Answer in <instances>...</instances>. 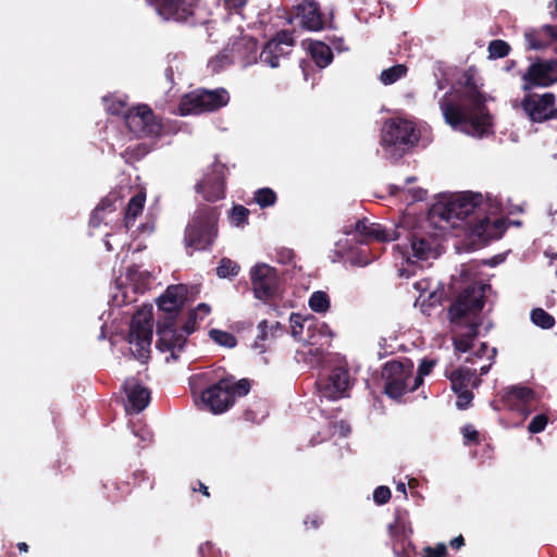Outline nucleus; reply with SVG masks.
I'll list each match as a JSON object with an SVG mask.
<instances>
[{
	"label": "nucleus",
	"instance_id": "obj_1",
	"mask_svg": "<svg viewBox=\"0 0 557 557\" xmlns=\"http://www.w3.org/2000/svg\"><path fill=\"white\" fill-rule=\"evenodd\" d=\"M445 122L456 128L470 126L475 135H486L493 126L486 98L479 90L472 76H468L463 88L454 89L440 101Z\"/></svg>",
	"mask_w": 557,
	"mask_h": 557
},
{
	"label": "nucleus",
	"instance_id": "obj_2",
	"mask_svg": "<svg viewBox=\"0 0 557 557\" xmlns=\"http://www.w3.org/2000/svg\"><path fill=\"white\" fill-rule=\"evenodd\" d=\"M187 287L183 284L170 285L164 294L158 299L159 310L165 313L163 319L157 323V348L162 351H170L173 360L178 359L185 345V335L177 332L176 317L187 299Z\"/></svg>",
	"mask_w": 557,
	"mask_h": 557
},
{
	"label": "nucleus",
	"instance_id": "obj_3",
	"mask_svg": "<svg viewBox=\"0 0 557 557\" xmlns=\"http://www.w3.org/2000/svg\"><path fill=\"white\" fill-rule=\"evenodd\" d=\"M487 203L481 194L466 191L456 195L446 203H435L429 211V220L433 223L445 221L451 227H458L459 222L472 232V226L485 213Z\"/></svg>",
	"mask_w": 557,
	"mask_h": 557
},
{
	"label": "nucleus",
	"instance_id": "obj_4",
	"mask_svg": "<svg viewBox=\"0 0 557 557\" xmlns=\"http://www.w3.org/2000/svg\"><path fill=\"white\" fill-rule=\"evenodd\" d=\"M220 209L200 203L184 231V246L188 256L210 251L219 235Z\"/></svg>",
	"mask_w": 557,
	"mask_h": 557
},
{
	"label": "nucleus",
	"instance_id": "obj_5",
	"mask_svg": "<svg viewBox=\"0 0 557 557\" xmlns=\"http://www.w3.org/2000/svg\"><path fill=\"white\" fill-rule=\"evenodd\" d=\"M420 139V132L412 121L392 117L384 122L380 144L387 158L398 160Z\"/></svg>",
	"mask_w": 557,
	"mask_h": 557
},
{
	"label": "nucleus",
	"instance_id": "obj_6",
	"mask_svg": "<svg viewBox=\"0 0 557 557\" xmlns=\"http://www.w3.org/2000/svg\"><path fill=\"white\" fill-rule=\"evenodd\" d=\"M413 367V362L409 358L394 359L383 366V389L387 397L399 399L408 393V381H411Z\"/></svg>",
	"mask_w": 557,
	"mask_h": 557
},
{
	"label": "nucleus",
	"instance_id": "obj_7",
	"mask_svg": "<svg viewBox=\"0 0 557 557\" xmlns=\"http://www.w3.org/2000/svg\"><path fill=\"white\" fill-rule=\"evenodd\" d=\"M152 311L149 309L137 310L131 320L127 341L135 346L133 352L139 360L147 359L150 354V345L152 342Z\"/></svg>",
	"mask_w": 557,
	"mask_h": 557
},
{
	"label": "nucleus",
	"instance_id": "obj_8",
	"mask_svg": "<svg viewBox=\"0 0 557 557\" xmlns=\"http://www.w3.org/2000/svg\"><path fill=\"white\" fill-rule=\"evenodd\" d=\"M491 285L473 283L465 287L448 308V315L453 323L468 314H478L485 304V292Z\"/></svg>",
	"mask_w": 557,
	"mask_h": 557
},
{
	"label": "nucleus",
	"instance_id": "obj_9",
	"mask_svg": "<svg viewBox=\"0 0 557 557\" xmlns=\"http://www.w3.org/2000/svg\"><path fill=\"white\" fill-rule=\"evenodd\" d=\"M333 12H322L321 5L315 0H302L293 5L290 22H296L301 28L309 32H320L333 27Z\"/></svg>",
	"mask_w": 557,
	"mask_h": 557
},
{
	"label": "nucleus",
	"instance_id": "obj_10",
	"mask_svg": "<svg viewBox=\"0 0 557 557\" xmlns=\"http://www.w3.org/2000/svg\"><path fill=\"white\" fill-rule=\"evenodd\" d=\"M228 101L230 95L223 88L215 90H202L185 95L180 102L178 111L181 115L215 111L226 106Z\"/></svg>",
	"mask_w": 557,
	"mask_h": 557
},
{
	"label": "nucleus",
	"instance_id": "obj_11",
	"mask_svg": "<svg viewBox=\"0 0 557 557\" xmlns=\"http://www.w3.org/2000/svg\"><path fill=\"white\" fill-rule=\"evenodd\" d=\"M128 131L138 138L159 137L162 132V122L148 104H138L124 113Z\"/></svg>",
	"mask_w": 557,
	"mask_h": 557
},
{
	"label": "nucleus",
	"instance_id": "obj_12",
	"mask_svg": "<svg viewBox=\"0 0 557 557\" xmlns=\"http://www.w3.org/2000/svg\"><path fill=\"white\" fill-rule=\"evenodd\" d=\"M250 280L257 299L268 302L275 298L280 278L274 268L265 263L257 264L250 271Z\"/></svg>",
	"mask_w": 557,
	"mask_h": 557
},
{
	"label": "nucleus",
	"instance_id": "obj_13",
	"mask_svg": "<svg viewBox=\"0 0 557 557\" xmlns=\"http://www.w3.org/2000/svg\"><path fill=\"white\" fill-rule=\"evenodd\" d=\"M388 534L393 539V550L397 557H410V550H414V545L409 539L412 528L409 521L408 511L397 509L395 520L387 527Z\"/></svg>",
	"mask_w": 557,
	"mask_h": 557
},
{
	"label": "nucleus",
	"instance_id": "obj_14",
	"mask_svg": "<svg viewBox=\"0 0 557 557\" xmlns=\"http://www.w3.org/2000/svg\"><path fill=\"white\" fill-rule=\"evenodd\" d=\"M555 100L556 97L553 92H546L542 96L529 94L523 97L521 108L532 122L542 123L557 117Z\"/></svg>",
	"mask_w": 557,
	"mask_h": 557
},
{
	"label": "nucleus",
	"instance_id": "obj_15",
	"mask_svg": "<svg viewBox=\"0 0 557 557\" xmlns=\"http://www.w3.org/2000/svg\"><path fill=\"white\" fill-rule=\"evenodd\" d=\"M355 231L361 237L360 243H387L398 240L401 237L403 226L387 228L380 223L370 222L367 218L355 223Z\"/></svg>",
	"mask_w": 557,
	"mask_h": 557
},
{
	"label": "nucleus",
	"instance_id": "obj_16",
	"mask_svg": "<svg viewBox=\"0 0 557 557\" xmlns=\"http://www.w3.org/2000/svg\"><path fill=\"white\" fill-rule=\"evenodd\" d=\"M205 200L215 202L225 196L224 165L214 163L205 177L195 186Z\"/></svg>",
	"mask_w": 557,
	"mask_h": 557
},
{
	"label": "nucleus",
	"instance_id": "obj_17",
	"mask_svg": "<svg viewBox=\"0 0 557 557\" xmlns=\"http://www.w3.org/2000/svg\"><path fill=\"white\" fill-rule=\"evenodd\" d=\"M295 45L293 33L281 30L269 40L260 53V61L270 67H277L281 57L288 55Z\"/></svg>",
	"mask_w": 557,
	"mask_h": 557
},
{
	"label": "nucleus",
	"instance_id": "obj_18",
	"mask_svg": "<svg viewBox=\"0 0 557 557\" xmlns=\"http://www.w3.org/2000/svg\"><path fill=\"white\" fill-rule=\"evenodd\" d=\"M151 4L164 20L185 22L194 14L195 0H150Z\"/></svg>",
	"mask_w": 557,
	"mask_h": 557
},
{
	"label": "nucleus",
	"instance_id": "obj_19",
	"mask_svg": "<svg viewBox=\"0 0 557 557\" xmlns=\"http://www.w3.org/2000/svg\"><path fill=\"white\" fill-rule=\"evenodd\" d=\"M554 63L552 61H539L532 63L522 75V90L530 91L535 87H548L555 79Z\"/></svg>",
	"mask_w": 557,
	"mask_h": 557
},
{
	"label": "nucleus",
	"instance_id": "obj_20",
	"mask_svg": "<svg viewBox=\"0 0 557 557\" xmlns=\"http://www.w3.org/2000/svg\"><path fill=\"white\" fill-rule=\"evenodd\" d=\"M319 386L324 397L333 400L342 398L350 387L349 371L345 367H336Z\"/></svg>",
	"mask_w": 557,
	"mask_h": 557
},
{
	"label": "nucleus",
	"instance_id": "obj_21",
	"mask_svg": "<svg viewBox=\"0 0 557 557\" xmlns=\"http://www.w3.org/2000/svg\"><path fill=\"white\" fill-rule=\"evenodd\" d=\"M201 400L213 413H222L233 406L222 377L202 391Z\"/></svg>",
	"mask_w": 557,
	"mask_h": 557
},
{
	"label": "nucleus",
	"instance_id": "obj_22",
	"mask_svg": "<svg viewBox=\"0 0 557 557\" xmlns=\"http://www.w3.org/2000/svg\"><path fill=\"white\" fill-rule=\"evenodd\" d=\"M507 228V220L500 218L491 222L490 218L482 213L478 222L472 226V234L483 240L498 239Z\"/></svg>",
	"mask_w": 557,
	"mask_h": 557
},
{
	"label": "nucleus",
	"instance_id": "obj_23",
	"mask_svg": "<svg viewBox=\"0 0 557 557\" xmlns=\"http://www.w3.org/2000/svg\"><path fill=\"white\" fill-rule=\"evenodd\" d=\"M124 391L127 396L128 406L126 409H132L133 412L143 411L150 403V391L139 384L137 381H127L124 384Z\"/></svg>",
	"mask_w": 557,
	"mask_h": 557
},
{
	"label": "nucleus",
	"instance_id": "obj_24",
	"mask_svg": "<svg viewBox=\"0 0 557 557\" xmlns=\"http://www.w3.org/2000/svg\"><path fill=\"white\" fill-rule=\"evenodd\" d=\"M447 377L450 381L454 393L471 391L470 387H478L481 383V379L476 376V370L466 367L453 370Z\"/></svg>",
	"mask_w": 557,
	"mask_h": 557
},
{
	"label": "nucleus",
	"instance_id": "obj_25",
	"mask_svg": "<svg viewBox=\"0 0 557 557\" xmlns=\"http://www.w3.org/2000/svg\"><path fill=\"white\" fill-rule=\"evenodd\" d=\"M525 40L528 42V49H544L552 42L557 41V27L552 25H544L539 29L527 32Z\"/></svg>",
	"mask_w": 557,
	"mask_h": 557
},
{
	"label": "nucleus",
	"instance_id": "obj_26",
	"mask_svg": "<svg viewBox=\"0 0 557 557\" xmlns=\"http://www.w3.org/2000/svg\"><path fill=\"white\" fill-rule=\"evenodd\" d=\"M534 391L528 386L515 385L506 388L504 401L510 407L527 406L534 400Z\"/></svg>",
	"mask_w": 557,
	"mask_h": 557
},
{
	"label": "nucleus",
	"instance_id": "obj_27",
	"mask_svg": "<svg viewBox=\"0 0 557 557\" xmlns=\"http://www.w3.org/2000/svg\"><path fill=\"white\" fill-rule=\"evenodd\" d=\"M406 233V238L409 242L411 253L414 258L426 260L432 251L431 242L418 232H410L405 228L401 235Z\"/></svg>",
	"mask_w": 557,
	"mask_h": 557
},
{
	"label": "nucleus",
	"instance_id": "obj_28",
	"mask_svg": "<svg viewBox=\"0 0 557 557\" xmlns=\"http://www.w3.org/2000/svg\"><path fill=\"white\" fill-rule=\"evenodd\" d=\"M211 312V308L208 304L201 302L196 309H193L188 312L186 321L183 323L181 331L177 332L182 335H185V339L187 341V336L194 333L197 330L198 321H202L207 315Z\"/></svg>",
	"mask_w": 557,
	"mask_h": 557
},
{
	"label": "nucleus",
	"instance_id": "obj_29",
	"mask_svg": "<svg viewBox=\"0 0 557 557\" xmlns=\"http://www.w3.org/2000/svg\"><path fill=\"white\" fill-rule=\"evenodd\" d=\"M222 380L226 385L233 405L237 398L246 396L251 389V381L249 379L236 380L234 375L226 374L222 376Z\"/></svg>",
	"mask_w": 557,
	"mask_h": 557
},
{
	"label": "nucleus",
	"instance_id": "obj_30",
	"mask_svg": "<svg viewBox=\"0 0 557 557\" xmlns=\"http://www.w3.org/2000/svg\"><path fill=\"white\" fill-rule=\"evenodd\" d=\"M145 202L146 194L143 191L137 193L129 199L124 215V226L126 230L134 226L136 219L143 213Z\"/></svg>",
	"mask_w": 557,
	"mask_h": 557
},
{
	"label": "nucleus",
	"instance_id": "obj_31",
	"mask_svg": "<svg viewBox=\"0 0 557 557\" xmlns=\"http://www.w3.org/2000/svg\"><path fill=\"white\" fill-rule=\"evenodd\" d=\"M309 52L315 65L320 69L326 67L333 61V52L323 41H311Z\"/></svg>",
	"mask_w": 557,
	"mask_h": 557
},
{
	"label": "nucleus",
	"instance_id": "obj_32",
	"mask_svg": "<svg viewBox=\"0 0 557 557\" xmlns=\"http://www.w3.org/2000/svg\"><path fill=\"white\" fill-rule=\"evenodd\" d=\"M150 151V147L145 143H138L135 145L128 146L122 157L125 159L127 163L136 162L146 157Z\"/></svg>",
	"mask_w": 557,
	"mask_h": 557
},
{
	"label": "nucleus",
	"instance_id": "obj_33",
	"mask_svg": "<svg viewBox=\"0 0 557 557\" xmlns=\"http://www.w3.org/2000/svg\"><path fill=\"white\" fill-rule=\"evenodd\" d=\"M407 66L404 64H396L381 72L380 81L384 85H392L407 74Z\"/></svg>",
	"mask_w": 557,
	"mask_h": 557
},
{
	"label": "nucleus",
	"instance_id": "obj_34",
	"mask_svg": "<svg viewBox=\"0 0 557 557\" xmlns=\"http://www.w3.org/2000/svg\"><path fill=\"white\" fill-rule=\"evenodd\" d=\"M309 308L317 313H324L330 309V297L323 290H317L309 298Z\"/></svg>",
	"mask_w": 557,
	"mask_h": 557
},
{
	"label": "nucleus",
	"instance_id": "obj_35",
	"mask_svg": "<svg viewBox=\"0 0 557 557\" xmlns=\"http://www.w3.org/2000/svg\"><path fill=\"white\" fill-rule=\"evenodd\" d=\"M531 321L544 330H549L555 325V318L542 308H535L531 311Z\"/></svg>",
	"mask_w": 557,
	"mask_h": 557
},
{
	"label": "nucleus",
	"instance_id": "obj_36",
	"mask_svg": "<svg viewBox=\"0 0 557 557\" xmlns=\"http://www.w3.org/2000/svg\"><path fill=\"white\" fill-rule=\"evenodd\" d=\"M209 335L215 343L223 347L233 348L237 344L236 337L232 333L226 331L212 329L209 332Z\"/></svg>",
	"mask_w": 557,
	"mask_h": 557
},
{
	"label": "nucleus",
	"instance_id": "obj_37",
	"mask_svg": "<svg viewBox=\"0 0 557 557\" xmlns=\"http://www.w3.org/2000/svg\"><path fill=\"white\" fill-rule=\"evenodd\" d=\"M253 199L261 208H267L273 206L276 202L277 197L273 189L263 187L259 188L255 193Z\"/></svg>",
	"mask_w": 557,
	"mask_h": 557
},
{
	"label": "nucleus",
	"instance_id": "obj_38",
	"mask_svg": "<svg viewBox=\"0 0 557 557\" xmlns=\"http://www.w3.org/2000/svg\"><path fill=\"white\" fill-rule=\"evenodd\" d=\"M240 267L230 258H222L218 268L216 274L219 277L236 276L239 273Z\"/></svg>",
	"mask_w": 557,
	"mask_h": 557
},
{
	"label": "nucleus",
	"instance_id": "obj_39",
	"mask_svg": "<svg viewBox=\"0 0 557 557\" xmlns=\"http://www.w3.org/2000/svg\"><path fill=\"white\" fill-rule=\"evenodd\" d=\"M488 53L492 59L505 58L510 52V46L508 42L502 39H494L488 44Z\"/></svg>",
	"mask_w": 557,
	"mask_h": 557
},
{
	"label": "nucleus",
	"instance_id": "obj_40",
	"mask_svg": "<svg viewBox=\"0 0 557 557\" xmlns=\"http://www.w3.org/2000/svg\"><path fill=\"white\" fill-rule=\"evenodd\" d=\"M314 330L318 331V335L323 338L324 341L320 343V345H330L331 343V339L333 337V332L331 330V327L326 324V323H320V324H317L314 325ZM315 334H311L308 336L307 341L311 344V345H317L319 344V341L315 338Z\"/></svg>",
	"mask_w": 557,
	"mask_h": 557
},
{
	"label": "nucleus",
	"instance_id": "obj_41",
	"mask_svg": "<svg viewBox=\"0 0 557 557\" xmlns=\"http://www.w3.org/2000/svg\"><path fill=\"white\" fill-rule=\"evenodd\" d=\"M250 211L243 205H235L230 213V219L236 226L248 224V215Z\"/></svg>",
	"mask_w": 557,
	"mask_h": 557
},
{
	"label": "nucleus",
	"instance_id": "obj_42",
	"mask_svg": "<svg viewBox=\"0 0 557 557\" xmlns=\"http://www.w3.org/2000/svg\"><path fill=\"white\" fill-rule=\"evenodd\" d=\"M548 423V417L546 413H540L532 418L528 425V431L532 434L541 433L545 430Z\"/></svg>",
	"mask_w": 557,
	"mask_h": 557
},
{
	"label": "nucleus",
	"instance_id": "obj_43",
	"mask_svg": "<svg viewBox=\"0 0 557 557\" xmlns=\"http://www.w3.org/2000/svg\"><path fill=\"white\" fill-rule=\"evenodd\" d=\"M307 319H304L301 314L293 312L289 317V323L292 329V335L294 337H300L304 331V325Z\"/></svg>",
	"mask_w": 557,
	"mask_h": 557
},
{
	"label": "nucleus",
	"instance_id": "obj_44",
	"mask_svg": "<svg viewBox=\"0 0 557 557\" xmlns=\"http://www.w3.org/2000/svg\"><path fill=\"white\" fill-rule=\"evenodd\" d=\"M104 205H108V207L111 208L112 207V200H110L108 198H104L94 209V211H92V213L90 215V224L94 227L99 226V224H100V222L102 220L101 213L104 212Z\"/></svg>",
	"mask_w": 557,
	"mask_h": 557
},
{
	"label": "nucleus",
	"instance_id": "obj_45",
	"mask_svg": "<svg viewBox=\"0 0 557 557\" xmlns=\"http://www.w3.org/2000/svg\"><path fill=\"white\" fill-rule=\"evenodd\" d=\"M392 492L389 487L381 485L373 492V500L376 505H385L391 499Z\"/></svg>",
	"mask_w": 557,
	"mask_h": 557
},
{
	"label": "nucleus",
	"instance_id": "obj_46",
	"mask_svg": "<svg viewBox=\"0 0 557 557\" xmlns=\"http://www.w3.org/2000/svg\"><path fill=\"white\" fill-rule=\"evenodd\" d=\"M457 395L456 407L460 410L468 409L471 406L473 400L472 391H460L459 393H455Z\"/></svg>",
	"mask_w": 557,
	"mask_h": 557
},
{
	"label": "nucleus",
	"instance_id": "obj_47",
	"mask_svg": "<svg viewBox=\"0 0 557 557\" xmlns=\"http://www.w3.org/2000/svg\"><path fill=\"white\" fill-rule=\"evenodd\" d=\"M454 347L457 351L467 352L472 347V341L466 334L454 338Z\"/></svg>",
	"mask_w": 557,
	"mask_h": 557
},
{
	"label": "nucleus",
	"instance_id": "obj_48",
	"mask_svg": "<svg viewBox=\"0 0 557 557\" xmlns=\"http://www.w3.org/2000/svg\"><path fill=\"white\" fill-rule=\"evenodd\" d=\"M447 547L444 543H438L435 547L426 546L423 557H445Z\"/></svg>",
	"mask_w": 557,
	"mask_h": 557
},
{
	"label": "nucleus",
	"instance_id": "obj_49",
	"mask_svg": "<svg viewBox=\"0 0 557 557\" xmlns=\"http://www.w3.org/2000/svg\"><path fill=\"white\" fill-rule=\"evenodd\" d=\"M258 331H259V333L257 335L255 346L258 347V348L264 349L263 345L261 343L269 338V331H268V322H267V320H262L261 322H259Z\"/></svg>",
	"mask_w": 557,
	"mask_h": 557
},
{
	"label": "nucleus",
	"instance_id": "obj_50",
	"mask_svg": "<svg viewBox=\"0 0 557 557\" xmlns=\"http://www.w3.org/2000/svg\"><path fill=\"white\" fill-rule=\"evenodd\" d=\"M295 259V252L289 248H281L276 252V260L282 264H292Z\"/></svg>",
	"mask_w": 557,
	"mask_h": 557
},
{
	"label": "nucleus",
	"instance_id": "obj_51",
	"mask_svg": "<svg viewBox=\"0 0 557 557\" xmlns=\"http://www.w3.org/2000/svg\"><path fill=\"white\" fill-rule=\"evenodd\" d=\"M435 364V360L424 358L421 360L419 364L418 373H420L423 376L429 375L432 372V369L434 368Z\"/></svg>",
	"mask_w": 557,
	"mask_h": 557
},
{
	"label": "nucleus",
	"instance_id": "obj_52",
	"mask_svg": "<svg viewBox=\"0 0 557 557\" xmlns=\"http://www.w3.org/2000/svg\"><path fill=\"white\" fill-rule=\"evenodd\" d=\"M247 2L248 0H223L225 9L235 13H238Z\"/></svg>",
	"mask_w": 557,
	"mask_h": 557
},
{
	"label": "nucleus",
	"instance_id": "obj_53",
	"mask_svg": "<svg viewBox=\"0 0 557 557\" xmlns=\"http://www.w3.org/2000/svg\"><path fill=\"white\" fill-rule=\"evenodd\" d=\"M200 557H220V553L215 552L210 543L202 544L199 548Z\"/></svg>",
	"mask_w": 557,
	"mask_h": 557
},
{
	"label": "nucleus",
	"instance_id": "obj_54",
	"mask_svg": "<svg viewBox=\"0 0 557 557\" xmlns=\"http://www.w3.org/2000/svg\"><path fill=\"white\" fill-rule=\"evenodd\" d=\"M463 436L468 442L479 443V441H480L479 432L476 430L472 429L471 426H466L463 429Z\"/></svg>",
	"mask_w": 557,
	"mask_h": 557
},
{
	"label": "nucleus",
	"instance_id": "obj_55",
	"mask_svg": "<svg viewBox=\"0 0 557 557\" xmlns=\"http://www.w3.org/2000/svg\"><path fill=\"white\" fill-rule=\"evenodd\" d=\"M423 375L420 373H417V375L411 377L412 384H410V381H408V393H412L417 391L422 384H423Z\"/></svg>",
	"mask_w": 557,
	"mask_h": 557
},
{
	"label": "nucleus",
	"instance_id": "obj_56",
	"mask_svg": "<svg viewBox=\"0 0 557 557\" xmlns=\"http://www.w3.org/2000/svg\"><path fill=\"white\" fill-rule=\"evenodd\" d=\"M410 193L412 194V200L413 201H421L426 196V190H424L422 188L410 190Z\"/></svg>",
	"mask_w": 557,
	"mask_h": 557
},
{
	"label": "nucleus",
	"instance_id": "obj_57",
	"mask_svg": "<svg viewBox=\"0 0 557 557\" xmlns=\"http://www.w3.org/2000/svg\"><path fill=\"white\" fill-rule=\"evenodd\" d=\"M197 486H193V491L194 492H200L203 496L206 497H210V493H209V488L207 485H205V483H202L201 481H197Z\"/></svg>",
	"mask_w": 557,
	"mask_h": 557
},
{
	"label": "nucleus",
	"instance_id": "obj_58",
	"mask_svg": "<svg viewBox=\"0 0 557 557\" xmlns=\"http://www.w3.org/2000/svg\"><path fill=\"white\" fill-rule=\"evenodd\" d=\"M449 544L451 548L459 549L465 545V539L462 535H458L457 537L453 539Z\"/></svg>",
	"mask_w": 557,
	"mask_h": 557
},
{
	"label": "nucleus",
	"instance_id": "obj_59",
	"mask_svg": "<svg viewBox=\"0 0 557 557\" xmlns=\"http://www.w3.org/2000/svg\"><path fill=\"white\" fill-rule=\"evenodd\" d=\"M468 337L473 342L475 337L479 335V325L478 324H471L469 326V331L466 333Z\"/></svg>",
	"mask_w": 557,
	"mask_h": 557
},
{
	"label": "nucleus",
	"instance_id": "obj_60",
	"mask_svg": "<svg viewBox=\"0 0 557 557\" xmlns=\"http://www.w3.org/2000/svg\"><path fill=\"white\" fill-rule=\"evenodd\" d=\"M487 348H488L487 344L482 343L480 349L474 352V357L481 358L484 354H486Z\"/></svg>",
	"mask_w": 557,
	"mask_h": 557
},
{
	"label": "nucleus",
	"instance_id": "obj_61",
	"mask_svg": "<svg viewBox=\"0 0 557 557\" xmlns=\"http://www.w3.org/2000/svg\"><path fill=\"white\" fill-rule=\"evenodd\" d=\"M278 331L283 332L284 326L280 322H275V324L271 326V336H274Z\"/></svg>",
	"mask_w": 557,
	"mask_h": 557
},
{
	"label": "nucleus",
	"instance_id": "obj_62",
	"mask_svg": "<svg viewBox=\"0 0 557 557\" xmlns=\"http://www.w3.org/2000/svg\"><path fill=\"white\" fill-rule=\"evenodd\" d=\"M320 523L321 522L318 519H315V518L310 519V520L309 519L305 520V524L306 525H310V527H312L314 529L319 528Z\"/></svg>",
	"mask_w": 557,
	"mask_h": 557
},
{
	"label": "nucleus",
	"instance_id": "obj_63",
	"mask_svg": "<svg viewBox=\"0 0 557 557\" xmlns=\"http://www.w3.org/2000/svg\"><path fill=\"white\" fill-rule=\"evenodd\" d=\"M17 548L21 553H27L28 552V545L25 542L17 543Z\"/></svg>",
	"mask_w": 557,
	"mask_h": 557
},
{
	"label": "nucleus",
	"instance_id": "obj_64",
	"mask_svg": "<svg viewBox=\"0 0 557 557\" xmlns=\"http://www.w3.org/2000/svg\"><path fill=\"white\" fill-rule=\"evenodd\" d=\"M491 367H492V364H491V363H490V364H486V366H482V367L480 368V374H481V375H485V374H487V373H488V371H490V369H491Z\"/></svg>",
	"mask_w": 557,
	"mask_h": 557
}]
</instances>
